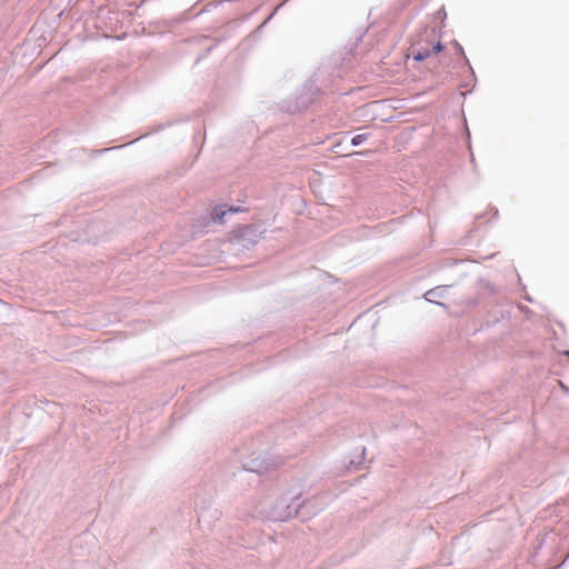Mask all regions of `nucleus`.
Here are the masks:
<instances>
[{"label": "nucleus", "mask_w": 569, "mask_h": 569, "mask_svg": "<svg viewBox=\"0 0 569 569\" xmlns=\"http://www.w3.org/2000/svg\"><path fill=\"white\" fill-rule=\"evenodd\" d=\"M411 54L416 61H422L442 50L439 31L423 29L411 44Z\"/></svg>", "instance_id": "obj_1"}, {"label": "nucleus", "mask_w": 569, "mask_h": 569, "mask_svg": "<svg viewBox=\"0 0 569 569\" xmlns=\"http://www.w3.org/2000/svg\"><path fill=\"white\" fill-rule=\"evenodd\" d=\"M367 139L366 134H357L351 139L353 146H358Z\"/></svg>", "instance_id": "obj_2"}, {"label": "nucleus", "mask_w": 569, "mask_h": 569, "mask_svg": "<svg viewBox=\"0 0 569 569\" xmlns=\"http://www.w3.org/2000/svg\"><path fill=\"white\" fill-rule=\"evenodd\" d=\"M267 469H268V467H262L260 465H257L256 467H251V470L256 471V472H262V471H264Z\"/></svg>", "instance_id": "obj_3"}]
</instances>
